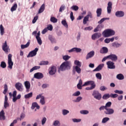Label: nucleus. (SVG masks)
Returning <instances> with one entry per match:
<instances>
[{
	"instance_id": "ea45409f",
	"label": "nucleus",
	"mask_w": 126,
	"mask_h": 126,
	"mask_svg": "<svg viewBox=\"0 0 126 126\" xmlns=\"http://www.w3.org/2000/svg\"><path fill=\"white\" fill-rule=\"evenodd\" d=\"M109 121H110V118L108 117H104L102 119L101 123L102 124H106V123Z\"/></svg>"
},
{
	"instance_id": "4be33fe9",
	"label": "nucleus",
	"mask_w": 126,
	"mask_h": 126,
	"mask_svg": "<svg viewBox=\"0 0 126 126\" xmlns=\"http://www.w3.org/2000/svg\"><path fill=\"white\" fill-rule=\"evenodd\" d=\"M35 108H36L37 110H39V109H40V106L38 105V103L37 102H33L32 103L31 109L32 110H34Z\"/></svg>"
},
{
	"instance_id": "79ce46f5",
	"label": "nucleus",
	"mask_w": 126,
	"mask_h": 126,
	"mask_svg": "<svg viewBox=\"0 0 126 126\" xmlns=\"http://www.w3.org/2000/svg\"><path fill=\"white\" fill-rule=\"evenodd\" d=\"M82 100V97L81 96H78L75 100H73V102L75 103H78Z\"/></svg>"
},
{
	"instance_id": "39448f33",
	"label": "nucleus",
	"mask_w": 126,
	"mask_h": 126,
	"mask_svg": "<svg viewBox=\"0 0 126 126\" xmlns=\"http://www.w3.org/2000/svg\"><path fill=\"white\" fill-rule=\"evenodd\" d=\"M39 51V48H35L33 50L31 51L27 55V58H33L37 55V52Z\"/></svg>"
},
{
	"instance_id": "052dcab7",
	"label": "nucleus",
	"mask_w": 126,
	"mask_h": 126,
	"mask_svg": "<svg viewBox=\"0 0 126 126\" xmlns=\"http://www.w3.org/2000/svg\"><path fill=\"white\" fill-rule=\"evenodd\" d=\"M72 121L73 123H80V122H81V119L74 118L72 119Z\"/></svg>"
},
{
	"instance_id": "9d476101",
	"label": "nucleus",
	"mask_w": 126,
	"mask_h": 126,
	"mask_svg": "<svg viewBox=\"0 0 126 126\" xmlns=\"http://www.w3.org/2000/svg\"><path fill=\"white\" fill-rule=\"evenodd\" d=\"M16 89L20 91L21 92L23 91V85L20 82L16 83L15 84Z\"/></svg>"
},
{
	"instance_id": "13d9d810",
	"label": "nucleus",
	"mask_w": 126,
	"mask_h": 126,
	"mask_svg": "<svg viewBox=\"0 0 126 126\" xmlns=\"http://www.w3.org/2000/svg\"><path fill=\"white\" fill-rule=\"evenodd\" d=\"M95 76L97 79H99V80H101L102 79V75H101V73H97L95 74Z\"/></svg>"
},
{
	"instance_id": "69168bd1",
	"label": "nucleus",
	"mask_w": 126,
	"mask_h": 126,
	"mask_svg": "<svg viewBox=\"0 0 126 126\" xmlns=\"http://www.w3.org/2000/svg\"><path fill=\"white\" fill-rule=\"evenodd\" d=\"M74 63L78 66H79V67H80V66H81V63L79 61L75 60L74 61Z\"/></svg>"
},
{
	"instance_id": "b1692460",
	"label": "nucleus",
	"mask_w": 126,
	"mask_h": 126,
	"mask_svg": "<svg viewBox=\"0 0 126 126\" xmlns=\"http://www.w3.org/2000/svg\"><path fill=\"white\" fill-rule=\"evenodd\" d=\"M45 10V4H42L40 7L39 8L38 12V14H40L43 12H44V11Z\"/></svg>"
},
{
	"instance_id": "a18cd8bd",
	"label": "nucleus",
	"mask_w": 126,
	"mask_h": 126,
	"mask_svg": "<svg viewBox=\"0 0 126 126\" xmlns=\"http://www.w3.org/2000/svg\"><path fill=\"white\" fill-rule=\"evenodd\" d=\"M63 59L65 62H67V61L70 59V56L68 55H64L63 56Z\"/></svg>"
},
{
	"instance_id": "de8ad7c7",
	"label": "nucleus",
	"mask_w": 126,
	"mask_h": 126,
	"mask_svg": "<svg viewBox=\"0 0 126 126\" xmlns=\"http://www.w3.org/2000/svg\"><path fill=\"white\" fill-rule=\"evenodd\" d=\"M121 46V44L118 42H114L112 43V47H114L115 48H119Z\"/></svg>"
},
{
	"instance_id": "a19ab883",
	"label": "nucleus",
	"mask_w": 126,
	"mask_h": 126,
	"mask_svg": "<svg viewBox=\"0 0 126 126\" xmlns=\"http://www.w3.org/2000/svg\"><path fill=\"white\" fill-rule=\"evenodd\" d=\"M109 19H110V18H103L102 19H101L100 21H99L98 22V24H102V23H103V22H104V21H105V20H109Z\"/></svg>"
},
{
	"instance_id": "4468645a",
	"label": "nucleus",
	"mask_w": 126,
	"mask_h": 126,
	"mask_svg": "<svg viewBox=\"0 0 126 126\" xmlns=\"http://www.w3.org/2000/svg\"><path fill=\"white\" fill-rule=\"evenodd\" d=\"M44 77V75L41 72H37L34 74V78L36 79H42Z\"/></svg>"
},
{
	"instance_id": "0e129e2a",
	"label": "nucleus",
	"mask_w": 126,
	"mask_h": 126,
	"mask_svg": "<svg viewBox=\"0 0 126 126\" xmlns=\"http://www.w3.org/2000/svg\"><path fill=\"white\" fill-rule=\"evenodd\" d=\"M111 98H117L119 97V94H110Z\"/></svg>"
},
{
	"instance_id": "6ab92c4d",
	"label": "nucleus",
	"mask_w": 126,
	"mask_h": 126,
	"mask_svg": "<svg viewBox=\"0 0 126 126\" xmlns=\"http://www.w3.org/2000/svg\"><path fill=\"white\" fill-rule=\"evenodd\" d=\"M104 65H105L104 63L100 64L96 67V68L93 70V71H100V70H102V68L104 67Z\"/></svg>"
},
{
	"instance_id": "e2e57ef3",
	"label": "nucleus",
	"mask_w": 126,
	"mask_h": 126,
	"mask_svg": "<svg viewBox=\"0 0 126 126\" xmlns=\"http://www.w3.org/2000/svg\"><path fill=\"white\" fill-rule=\"evenodd\" d=\"M47 122V118L46 117H43L41 120V125L44 126L46 122Z\"/></svg>"
},
{
	"instance_id": "f3484780",
	"label": "nucleus",
	"mask_w": 126,
	"mask_h": 126,
	"mask_svg": "<svg viewBox=\"0 0 126 126\" xmlns=\"http://www.w3.org/2000/svg\"><path fill=\"white\" fill-rule=\"evenodd\" d=\"M117 17H124L125 16V12L123 11H117L115 13Z\"/></svg>"
},
{
	"instance_id": "c9c22d12",
	"label": "nucleus",
	"mask_w": 126,
	"mask_h": 126,
	"mask_svg": "<svg viewBox=\"0 0 126 126\" xmlns=\"http://www.w3.org/2000/svg\"><path fill=\"white\" fill-rule=\"evenodd\" d=\"M110 97H111V94H106L103 95L102 99H103V100H107V99H109Z\"/></svg>"
},
{
	"instance_id": "bf43d9fd",
	"label": "nucleus",
	"mask_w": 126,
	"mask_h": 126,
	"mask_svg": "<svg viewBox=\"0 0 126 126\" xmlns=\"http://www.w3.org/2000/svg\"><path fill=\"white\" fill-rule=\"evenodd\" d=\"M37 41V43L39 44V45H42V39H41L40 37H38L37 36L36 37H35Z\"/></svg>"
},
{
	"instance_id": "864d4df0",
	"label": "nucleus",
	"mask_w": 126,
	"mask_h": 126,
	"mask_svg": "<svg viewBox=\"0 0 126 126\" xmlns=\"http://www.w3.org/2000/svg\"><path fill=\"white\" fill-rule=\"evenodd\" d=\"M81 93L79 91H77L75 93H74L72 94V96H76V97H78L79 95H80Z\"/></svg>"
},
{
	"instance_id": "680f3d73",
	"label": "nucleus",
	"mask_w": 126,
	"mask_h": 126,
	"mask_svg": "<svg viewBox=\"0 0 126 126\" xmlns=\"http://www.w3.org/2000/svg\"><path fill=\"white\" fill-rule=\"evenodd\" d=\"M87 21H89V18L85 16L83 20V24H86L87 23Z\"/></svg>"
},
{
	"instance_id": "cd10ccee",
	"label": "nucleus",
	"mask_w": 126,
	"mask_h": 126,
	"mask_svg": "<svg viewBox=\"0 0 126 126\" xmlns=\"http://www.w3.org/2000/svg\"><path fill=\"white\" fill-rule=\"evenodd\" d=\"M102 14V8H99L96 9V16L100 17Z\"/></svg>"
},
{
	"instance_id": "5701e85b",
	"label": "nucleus",
	"mask_w": 126,
	"mask_h": 126,
	"mask_svg": "<svg viewBox=\"0 0 126 126\" xmlns=\"http://www.w3.org/2000/svg\"><path fill=\"white\" fill-rule=\"evenodd\" d=\"M4 121L5 120V116L4 115V111L3 110H2L0 112V121Z\"/></svg>"
},
{
	"instance_id": "423d86ee",
	"label": "nucleus",
	"mask_w": 126,
	"mask_h": 126,
	"mask_svg": "<svg viewBox=\"0 0 126 126\" xmlns=\"http://www.w3.org/2000/svg\"><path fill=\"white\" fill-rule=\"evenodd\" d=\"M107 67L109 69H115L116 68V65H115V63L111 61H108L106 63Z\"/></svg>"
},
{
	"instance_id": "58836bf2",
	"label": "nucleus",
	"mask_w": 126,
	"mask_h": 126,
	"mask_svg": "<svg viewBox=\"0 0 126 126\" xmlns=\"http://www.w3.org/2000/svg\"><path fill=\"white\" fill-rule=\"evenodd\" d=\"M50 21L53 23H57V22H58V19L56 18L55 17H51Z\"/></svg>"
},
{
	"instance_id": "f8f14e48",
	"label": "nucleus",
	"mask_w": 126,
	"mask_h": 126,
	"mask_svg": "<svg viewBox=\"0 0 126 126\" xmlns=\"http://www.w3.org/2000/svg\"><path fill=\"white\" fill-rule=\"evenodd\" d=\"M94 56H95V51H94V50H92L87 54L86 59L89 60V59L93 58Z\"/></svg>"
},
{
	"instance_id": "338daca9",
	"label": "nucleus",
	"mask_w": 126,
	"mask_h": 126,
	"mask_svg": "<svg viewBox=\"0 0 126 126\" xmlns=\"http://www.w3.org/2000/svg\"><path fill=\"white\" fill-rule=\"evenodd\" d=\"M71 9H72L73 10H75V11H77V10L78 9H79V7L77 5H73L71 7Z\"/></svg>"
},
{
	"instance_id": "e433bc0d",
	"label": "nucleus",
	"mask_w": 126,
	"mask_h": 126,
	"mask_svg": "<svg viewBox=\"0 0 126 126\" xmlns=\"http://www.w3.org/2000/svg\"><path fill=\"white\" fill-rule=\"evenodd\" d=\"M48 64H49L48 61H43L39 63V65H48Z\"/></svg>"
},
{
	"instance_id": "603ef678",
	"label": "nucleus",
	"mask_w": 126,
	"mask_h": 126,
	"mask_svg": "<svg viewBox=\"0 0 126 126\" xmlns=\"http://www.w3.org/2000/svg\"><path fill=\"white\" fill-rule=\"evenodd\" d=\"M81 38V32H79L76 36L77 41H80Z\"/></svg>"
},
{
	"instance_id": "2f4dec72",
	"label": "nucleus",
	"mask_w": 126,
	"mask_h": 126,
	"mask_svg": "<svg viewBox=\"0 0 126 126\" xmlns=\"http://www.w3.org/2000/svg\"><path fill=\"white\" fill-rule=\"evenodd\" d=\"M0 34L1 36L4 34V28H3L2 25H0Z\"/></svg>"
},
{
	"instance_id": "c756f323",
	"label": "nucleus",
	"mask_w": 126,
	"mask_h": 126,
	"mask_svg": "<svg viewBox=\"0 0 126 126\" xmlns=\"http://www.w3.org/2000/svg\"><path fill=\"white\" fill-rule=\"evenodd\" d=\"M40 68L41 67L40 66H34L30 69V73L33 72L34 70H37V69H40Z\"/></svg>"
},
{
	"instance_id": "6e6552de",
	"label": "nucleus",
	"mask_w": 126,
	"mask_h": 126,
	"mask_svg": "<svg viewBox=\"0 0 126 126\" xmlns=\"http://www.w3.org/2000/svg\"><path fill=\"white\" fill-rule=\"evenodd\" d=\"M108 57L112 62H117L118 61V56L116 54H110L108 55Z\"/></svg>"
},
{
	"instance_id": "c03bdc74",
	"label": "nucleus",
	"mask_w": 126,
	"mask_h": 126,
	"mask_svg": "<svg viewBox=\"0 0 126 126\" xmlns=\"http://www.w3.org/2000/svg\"><path fill=\"white\" fill-rule=\"evenodd\" d=\"M39 102L41 105H45L46 104V101H45V96H42L40 99Z\"/></svg>"
},
{
	"instance_id": "473e14b6",
	"label": "nucleus",
	"mask_w": 126,
	"mask_h": 126,
	"mask_svg": "<svg viewBox=\"0 0 126 126\" xmlns=\"http://www.w3.org/2000/svg\"><path fill=\"white\" fill-rule=\"evenodd\" d=\"M74 69H75L76 72L78 73L79 74L81 73V69L80 68V67H79V66L77 65L75 66L74 68Z\"/></svg>"
},
{
	"instance_id": "7ed1b4c3",
	"label": "nucleus",
	"mask_w": 126,
	"mask_h": 126,
	"mask_svg": "<svg viewBox=\"0 0 126 126\" xmlns=\"http://www.w3.org/2000/svg\"><path fill=\"white\" fill-rule=\"evenodd\" d=\"M92 96L96 100H99L100 99H102V95L99 91L96 90L93 91Z\"/></svg>"
},
{
	"instance_id": "0eeeda50",
	"label": "nucleus",
	"mask_w": 126,
	"mask_h": 126,
	"mask_svg": "<svg viewBox=\"0 0 126 126\" xmlns=\"http://www.w3.org/2000/svg\"><path fill=\"white\" fill-rule=\"evenodd\" d=\"M89 85H91V86H94V88L96 87V84H95V82L94 81H88L83 85V86H88Z\"/></svg>"
},
{
	"instance_id": "72a5a7b5",
	"label": "nucleus",
	"mask_w": 126,
	"mask_h": 126,
	"mask_svg": "<svg viewBox=\"0 0 126 126\" xmlns=\"http://www.w3.org/2000/svg\"><path fill=\"white\" fill-rule=\"evenodd\" d=\"M30 45V41H28L25 45L22 44L21 45V49H25L26 48H28Z\"/></svg>"
},
{
	"instance_id": "f03ea898",
	"label": "nucleus",
	"mask_w": 126,
	"mask_h": 126,
	"mask_svg": "<svg viewBox=\"0 0 126 126\" xmlns=\"http://www.w3.org/2000/svg\"><path fill=\"white\" fill-rule=\"evenodd\" d=\"M115 34V32L114 31L110 29L104 30L102 32V35L105 38H108V37H111V36H114Z\"/></svg>"
},
{
	"instance_id": "aec40b11",
	"label": "nucleus",
	"mask_w": 126,
	"mask_h": 126,
	"mask_svg": "<svg viewBox=\"0 0 126 126\" xmlns=\"http://www.w3.org/2000/svg\"><path fill=\"white\" fill-rule=\"evenodd\" d=\"M113 4H112V2L109 1L108 2L107 4V13L110 14L111 13L112 11V5Z\"/></svg>"
},
{
	"instance_id": "a211bd4d",
	"label": "nucleus",
	"mask_w": 126,
	"mask_h": 126,
	"mask_svg": "<svg viewBox=\"0 0 126 126\" xmlns=\"http://www.w3.org/2000/svg\"><path fill=\"white\" fill-rule=\"evenodd\" d=\"M104 28V26L102 24H99L94 30V32H96L101 31Z\"/></svg>"
},
{
	"instance_id": "2eb2a0df",
	"label": "nucleus",
	"mask_w": 126,
	"mask_h": 126,
	"mask_svg": "<svg viewBox=\"0 0 126 126\" xmlns=\"http://www.w3.org/2000/svg\"><path fill=\"white\" fill-rule=\"evenodd\" d=\"M102 36V34L100 32H96L92 35V40H96V39H99Z\"/></svg>"
},
{
	"instance_id": "9b49d317",
	"label": "nucleus",
	"mask_w": 126,
	"mask_h": 126,
	"mask_svg": "<svg viewBox=\"0 0 126 126\" xmlns=\"http://www.w3.org/2000/svg\"><path fill=\"white\" fill-rule=\"evenodd\" d=\"M48 40H49L51 44H57V39L53 35L49 34L48 35Z\"/></svg>"
},
{
	"instance_id": "dca6fc26",
	"label": "nucleus",
	"mask_w": 126,
	"mask_h": 126,
	"mask_svg": "<svg viewBox=\"0 0 126 126\" xmlns=\"http://www.w3.org/2000/svg\"><path fill=\"white\" fill-rule=\"evenodd\" d=\"M82 50L81 48H78L77 47H74L69 50H68V53H73V52H76V53H80Z\"/></svg>"
},
{
	"instance_id": "7c9ffc66",
	"label": "nucleus",
	"mask_w": 126,
	"mask_h": 126,
	"mask_svg": "<svg viewBox=\"0 0 126 126\" xmlns=\"http://www.w3.org/2000/svg\"><path fill=\"white\" fill-rule=\"evenodd\" d=\"M33 96V93H30L27 94H25L24 97L25 99H30Z\"/></svg>"
},
{
	"instance_id": "a878e982",
	"label": "nucleus",
	"mask_w": 126,
	"mask_h": 126,
	"mask_svg": "<svg viewBox=\"0 0 126 126\" xmlns=\"http://www.w3.org/2000/svg\"><path fill=\"white\" fill-rule=\"evenodd\" d=\"M24 85L27 90H29L30 89V87H31V85L30 84V82L29 81H25L24 83Z\"/></svg>"
},
{
	"instance_id": "4c0bfd02",
	"label": "nucleus",
	"mask_w": 126,
	"mask_h": 126,
	"mask_svg": "<svg viewBox=\"0 0 126 126\" xmlns=\"http://www.w3.org/2000/svg\"><path fill=\"white\" fill-rule=\"evenodd\" d=\"M80 113L81 115H88V114H89V111L86 110H82L80 111Z\"/></svg>"
},
{
	"instance_id": "1a4fd4ad",
	"label": "nucleus",
	"mask_w": 126,
	"mask_h": 126,
	"mask_svg": "<svg viewBox=\"0 0 126 126\" xmlns=\"http://www.w3.org/2000/svg\"><path fill=\"white\" fill-rule=\"evenodd\" d=\"M2 48L3 51H4L5 53H8V50H9V46L7 45V43L6 42V41H5L4 43H3Z\"/></svg>"
},
{
	"instance_id": "3c124183",
	"label": "nucleus",
	"mask_w": 126,
	"mask_h": 126,
	"mask_svg": "<svg viewBox=\"0 0 126 126\" xmlns=\"http://www.w3.org/2000/svg\"><path fill=\"white\" fill-rule=\"evenodd\" d=\"M53 126H61V123L58 120H56L53 123Z\"/></svg>"
},
{
	"instance_id": "37998d69",
	"label": "nucleus",
	"mask_w": 126,
	"mask_h": 126,
	"mask_svg": "<svg viewBox=\"0 0 126 126\" xmlns=\"http://www.w3.org/2000/svg\"><path fill=\"white\" fill-rule=\"evenodd\" d=\"M67 114H69V111L66 109L62 110V114L63 115V116H66Z\"/></svg>"
},
{
	"instance_id": "774afa93",
	"label": "nucleus",
	"mask_w": 126,
	"mask_h": 126,
	"mask_svg": "<svg viewBox=\"0 0 126 126\" xmlns=\"http://www.w3.org/2000/svg\"><path fill=\"white\" fill-rule=\"evenodd\" d=\"M86 17H88V18H89V17H90L91 18H92L93 17V15H92V13L91 12V11H89L88 12V14L87 16H86Z\"/></svg>"
},
{
	"instance_id": "5fc2aeb1",
	"label": "nucleus",
	"mask_w": 126,
	"mask_h": 126,
	"mask_svg": "<svg viewBox=\"0 0 126 126\" xmlns=\"http://www.w3.org/2000/svg\"><path fill=\"white\" fill-rule=\"evenodd\" d=\"M39 18V16L36 15L35 17H33V19L32 21V23L33 24H34V23H36V21L38 20V19Z\"/></svg>"
},
{
	"instance_id": "6e6d98bb",
	"label": "nucleus",
	"mask_w": 126,
	"mask_h": 126,
	"mask_svg": "<svg viewBox=\"0 0 126 126\" xmlns=\"http://www.w3.org/2000/svg\"><path fill=\"white\" fill-rule=\"evenodd\" d=\"M0 66L2 67V68H5L6 67V63L4 62H1Z\"/></svg>"
},
{
	"instance_id": "4d7b16f0",
	"label": "nucleus",
	"mask_w": 126,
	"mask_h": 126,
	"mask_svg": "<svg viewBox=\"0 0 126 126\" xmlns=\"http://www.w3.org/2000/svg\"><path fill=\"white\" fill-rule=\"evenodd\" d=\"M112 106V102L111 101H108L107 102L105 105V107L106 109H108V108H110Z\"/></svg>"
},
{
	"instance_id": "393cba45",
	"label": "nucleus",
	"mask_w": 126,
	"mask_h": 126,
	"mask_svg": "<svg viewBox=\"0 0 126 126\" xmlns=\"http://www.w3.org/2000/svg\"><path fill=\"white\" fill-rule=\"evenodd\" d=\"M83 87V85H82V80L81 79H80L79 81V83L77 85V88L80 90L82 89V87Z\"/></svg>"
},
{
	"instance_id": "c85d7f7f",
	"label": "nucleus",
	"mask_w": 126,
	"mask_h": 126,
	"mask_svg": "<svg viewBox=\"0 0 126 126\" xmlns=\"http://www.w3.org/2000/svg\"><path fill=\"white\" fill-rule=\"evenodd\" d=\"M17 9V3H15L13 4V6L11 8V12H13V11H15Z\"/></svg>"
},
{
	"instance_id": "ddd939ff",
	"label": "nucleus",
	"mask_w": 126,
	"mask_h": 126,
	"mask_svg": "<svg viewBox=\"0 0 126 126\" xmlns=\"http://www.w3.org/2000/svg\"><path fill=\"white\" fill-rule=\"evenodd\" d=\"M114 113H115V110L113 108H106V110L104 111L105 115H113Z\"/></svg>"
},
{
	"instance_id": "bb28decb",
	"label": "nucleus",
	"mask_w": 126,
	"mask_h": 126,
	"mask_svg": "<svg viewBox=\"0 0 126 126\" xmlns=\"http://www.w3.org/2000/svg\"><path fill=\"white\" fill-rule=\"evenodd\" d=\"M116 78L119 80H123L125 79V76L122 73H120L117 75Z\"/></svg>"
},
{
	"instance_id": "f704fd0d",
	"label": "nucleus",
	"mask_w": 126,
	"mask_h": 126,
	"mask_svg": "<svg viewBox=\"0 0 126 126\" xmlns=\"http://www.w3.org/2000/svg\"><path fill=\"white\" fill-rule=\"evenodd\" d=\"M8 67L10 68V69H12V66H13V62L12 60L8 61Z\"/></svg>"
},
{
	"instance_id": "49530a36",
	"label": "nucleus",
	"mask_w": 126,
	"mask_h": 126,
	"mask_svg": "<svg viewBox=\"0 0 126 126\" xmlns=\"http://www.w3.org/2000/svg\"><path fill=\"white\" fill-rule=\"evenodd\" d=\"M62 24H63V26L66 28H68V25H67V23H66V21L65 20L62 21Z\"/></svg>"
},
{
	"instance_id": "09e8293b",
	"label": "nucleus",
	"mask_w": 126,
	"mask_h": 126,
	"mask_svg": "<svg viewBox=\"0 0 126 126\" xmlns=\"http://www.w3.org/2000/svg\"><path fill=\"white\" fill-rule=\"evenodd\" d=\"M7 90H8V88H7V85L5 84L4 85V91H3V94H6V92H7Z\"/></svg>"
},
{
	"instance_id": "20e7f679",
	"label": "nucleus",
	"mask_w": 126,
	"mask_h": 126,
	"mask_svg": "<svg viewBox=\"0 0 126 126\" xmlns=\"http://www.w3.org/2000/svg\"><path fill=\"white\" fill-rule=\"evenodd\" d=\"M48 71L50 75H54L57 72V67L55 65H51L49 68Z\"/></svg>"
},
{
	"instance_id": "412c9836",
	"label": "nucleus",
	"mask_w": 126,
	"mask_h": 126,
	"mask_svg": "<svg viewBox=\"0 0 126 126\" xmlns=\"http://www.w3.org/2000/svg\"><path fill=\"white\" fill-rule=\"evenodd\" d=\"M108 52H109L108 48L106 47H103L100 49L99 53L100 54H107Z\"/></svg>"
},
{
	"instance_id": "8fccbe9b",
	"label": "nucleus",
	"mask_w": 126,
	"mask_h": 126,
	"mask_svg": "<svg viewBox=\"0 0 126 126\" xmlns=\"http://www.w3.org/2000/svg\"><path fill=\"white\" fill-rule=\"evenodd\" d=\"M65 9V6L64 4H62L59 9V12H63Z\"/></svg>"
},
{
	"instance_id": "f257e3e1",
	"label": "nucleus",
	"mask_w": 126,
	"mask_h": 126,
	"mask_svg": "<svg viewBox=\"0 0 126 126\" xmlns=\"http://www.w3.org/2000/svg\"><path fill=\"white\" fill-rule=\"evenodd\" d=\"M72 66V64L70 61H65L63 62L58 68L59 73H61V71H65V70H70Z\"/></svg>"
}]
</instances>
